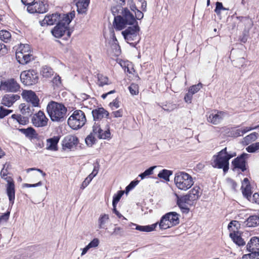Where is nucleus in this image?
Segmentation results:
<instances>
[{
  "label": "nucleus",
  "mask_w": 259,
  "mask_h": 259,
  "mask_svg": "<svg viewBox=\"0 0 259 259\" xmlns=\"http://www.w3.org/2000/svg\"><path fill=\"white\" fill-rule=\"evenodd\" d=\"M193 95L189 91L188 93L186 94L184 97L185 101L188 103H190L191 102V100L192 99Z\"/></svg>",
  "instance_id": "nucleus-64"
},
{
  "label": "nucleus",
  "mask_w": 259,
  "mask_h": 259,
  "mask_svg": "<svg viewBox=\"0 0 259 259\" xmlns=\"http://www.w3.org/2000/svg\"><path fill=\"white\" fill-rule=\"evenodd\" d=\"M87 121L85 114L80 110L74 111L68 119V125L73 130H77L83 126Z\"/></svg>",
  "instance_id": "nucleus-8"
},
{
  "label": "nucleus",
  "mask_w": 259,
  "mask_h": 259,
  "mask_svg": "<svg viewBox=\"0 0 259 259\" xmlns=\"http://www.w3.org/2000/svg\"><path fill=\"white\" fill-rule=\"evenodd\" d=\"M140 27L138 24L128 27L121 33L125 41L133 47H135L140 40Z\"/></svg>",
  "instance_id": "nucleus-5"
},
{
  "label": "nucleus",
  "mask_w": 259,
  "mask_h": 259,
  "mask_svg": "<svg viewBox=\"0 0 259 259\" xmlns=\"http://www.w3.org/2000/svg\"><path fill=\"white\" fill-rule=\"evenodd\" d=\"M124 10V8L119 6H116L112 7L111 11L114 17L119 15H121V12Z\"/></svg>",
  "instance_id": "nucleus-50"
},
{
  "label": "nucleus",
  "mask_w": 259,
  "mask_h": 259,
  "mask_svg": "<svg viewBox=\"0 0 259 259\" xmlns=\"http://www.w3.org/2000/svg\"><path fill=\"white\" fill-rule=\"evenodd\" d=\"M226 115L225 112L214 111L209 114L207 121L213 124H218L222 121Z\"/></svg>",
  "instance_id": "nucleus-18"
},
{
  "label": "nucleus",
  "mask_w": 259,
  "mask_h": 259,
  "mask_svg": "<svg viewBox=\"0 0 259 259\" xmlns=\"http://www.w3.org/2000/svg\"><path fill=\"white\" fill-rule=\"evenodd\" d=\"M27 9L30 13H44L48 11V5L40 1L33 2L27 7Z\"/></svg>",
  "instance_id": "nucleus-15"
},
{
  "label": "nucleus",
  "mask_w": 259,
  "mask_h": 259,
  "mask_svg": "<svg viewBox=\"0 0 259 259\" xmlns=\"http://www.w3.org/2000/svg\"><path fill=\"white\" fill-rule=\"evenodd\" d=\"M166 218L168 219L169 222L172 226L179 223V215L176 212H170L165 214Z\"/></svg>",
  "instance_id": "nucleus-31"
},
{
  "label": "nucleus",
  "mask_w": 259,
  "mask_h": 259,
  "mask_svg": "<svg viewBox=\"0 0 259 259\" xmlns=\"http://www.w3.org/2000/svg\"><path fill=\"white\" fill-rule=\"evenodd\" d=\"M237 19H238L239 21L243 23L245 25L248 26V27H251L252 26L253 23L251 19L248 17H237Z\"/></svg>",
  "instance_id": "nucleus-51"
},
{
  "label": "nucleus",
  "mask_w": 259,
  "mask_h": 259,
  "mask_svg": "<svg viewBox=\"0 0 259 259\" xmlns=\"http://www.w3.org/2000/svg\"><path fill=\"white\" fill-rule=\"evenodd\" d=\"M11 168L10 163L6 162L4 165L1 171L2 178L7 182L6 185L7 194L9 197L10 204L13 205L15 198V184L12 178L11 174L9 170Z\"/></svg>",
  "instance_id": "nucleus-3"
},
{
  "label": "nucleus",
  "mask_w": 259,
  "mask_h": 259,
  "mask_svg": "<svg viewBox=\"0 0 259 259\" xmlns=\"http://www.w3.org/2000/svg\"><path fill=\"white\" fill-rule=\"evenodd\" d=\"M245 65V59L244 58H240L237 60L234 61V65L236 67L240 68Z\"/></svg>",
  "instance_id": "nucleus-57"
},
{
  "label": "nucleus",
  "mask_w": 259,
  "mask_h": 259,
  "mask_svg": "<svg viewBox=\"0 0 259 259\" xmlns=\"http://www.w3.org/2000/svg\"><path fill=\"white\" fill-rule=\"evenodd\" d=\"M246 249L250 252H254L259 250V237H253L248 242Z\"/></svg>",
  "instance_id": "nucleus-23"
},
{
  "label": "nucleus",
  "mask_w": 259,
  "mask_h": 259,
  "mask_svg": "<svg viewBox=\"0 0 259 259\" xmlns=\"http://www.w3.org/2000/svg\"><path fill=\"white\" fill-rule=\"evenodd\" d=\"M177 203L183 212L188 213L189 211V207L194 204L192 201L186 195L179 196L177 195Z\"/></svg>",
  "instance_id": "nucleus-13"
},
{
  "label": "nucleus",
  "mask_w": 259,
  "mask_h": 259,
  "mask_svg": "<svg viewBox=\"0 0 259 259\" xmlns=\"http://www.w3.org/2000/svg\"><path fill=\"white\" fill-rule=\"evenodd\" d=\"M10 212L7 211L0 216V225L7 222L9 219Z\"/></svg>",
  "instance_id": "nucleus-56"
},
{
  "label": "nucleus",
  "mask_w": 259,
  "mask_h": 259,
  "mask_svg": "<svg viewBox=\"0 0 259 259\" xmlns=\"http://www.w3.org/2000/svg\"><path fill=\"white\" fill-rule=\"evenodd\" d=\"M156 166H153L149 167L148 169H146L144 172L139 175V177L141 178V179H144L147 176H149L153 174V170L156 168Z\"/></svg>",
  "instance_id": "nucleus-49"
},
{
  "label": "nucleus",
  "mask_w": 259,
  "mask_h": 259,
  "mask_svg": "<svg viewBox=\"0 0 259 259\" xmlns=\"http://www.w3.org/2000/svg\"><path fill=\"white\" fill-rule=\"evenodd\" d=\"M99 164H97L95 165H94V169L92 172L91 174H90L82 182L81 186L80 187L81 189H83L88 186V185L91 182L92 179L98 174L99 171Z\"/></svg>",
  "instance_id": "nucleus-24"
},
{
  "label": "nucleus",
  "mask_w": 259,
  "mask_h": 259,
  "mask_svg": "<svg viewBox=\"0 0 259 259\" xmlns=\"http://www.w3.org/2000/svg\"><path fill=\"white\" fill-rule=\"evenodd\" d=\"M172 175V171L167 169H163L158 174V177L166 181H169V177Z\"/></svg>",
  "instance_id": "nucleus-38"
},
{
  "label": "nucleus",
  "mask_w": 259,
  "mask_h": 259,
  "mask_svg": "<svg viewBox=\"0 0 259 259\" xmlns=\"http://www.w3.org/2000/svg\"><path fill=\"white\" fill-rule=\"evenodd\" d=\"M12 110L6 109L3 107H0V118H3L6 116L8 115Z\"/></svg>",
  "instance_id": "nucleus-59"
},
{
  "label": "nucleus",
  "mask_w": 259,
  "mask_h": 259,
  "mask_svg": "<svg viewBox=\"0 0 259 259\" xmlns=\"http://www.w3.org/2000/svg\"><path fill=\"white\" fill-rule=\"evenodd\" d=\"M20 97L17 94H6L3 97L2 103L7 107H11Z\"/></svg>",
  "instance_id": "nucleus-21"
},
{
  "label": "nucleus",
  "mask_w": 259,
  "mask_h": 259,
  "mask_svg": "<svg viewBox=\"0 0 259 259\" xmlns=\"http://www.w3.org/2000/svg\"><path fill=\"white\" fill-rule=\"evenodd\" d=\"M78 143V138L73 135H68L65 137L62 142V147L64 150L71 149L75 147Z\"/></svg>",
  "instance_id": "nucleus-17"
},
{
  "label": "nucleus",
  "mask_w": 259,
  "mask_h": 259,
  "mask_svg": "<svg viewBox=\"0 0 259 259\" xmlns=\"http://www.w3.org/2000/svg\"><path fill=\"white\" fill-rule=\"evenodd\" d=\"M49 119L45 115L44 112L39 110L37 113L34 114L31 119L33 125L37 127L46 126Z\"/></svg>",
  "instance_id": "nucleus-12"
},
{
  "label": "nucleus",
  "mask_w": 259,
  "mask_h": 259,
  "mask_svg": "<svg viewBox=\"0 0 259 259\" xmlns=\"http://www.w3.org/2000/svg\"><path fill=\"white\" fill-rule=\"evenodd\" d=\"M112 115H113L114 117H120L122 116L123 115V110L120 109L115 111H113L112 112Z\"/></svg>",
  "instance_id": "nucleus-62"
},
{
  "label": "nucleus",
  "mask_w": 259,
  "mask_h": 259,
  "mask_svg": "<svg viewBox=\"0 0 259 259\" xmlns=\"http://www.w3.org/2000/svg\"><path fill=\"white\" fill-rule=\"evenodd\" d=\"M174 181L177 187L184 191L188 190L194 184L192 176L183 171L177 173Z\"/></svg>",
  "instance_id": "nucleus-6"
},
{
  "label": "nucleus",
  "mask_w": 259,
  "mask_h": 259,
  "mask_svg": "<svg viewBox=\"0 0 259 259\" xmlns=\"http://www.w3.org/2000/svg\"><path fill=\"white\" fill-rule=\"evenodd\" d=\"M111 48L112 50L113 53L115 56H118L121 54L120 47L118 44L117 39L115 37V34H113L112 40L110 42Z\"/></svg>",
  "instance_id": "nucleus-28"
},
{
  "label": "nucleus",
  "mask_w": 259,
  "mask_h": 259,
  "mask_svg": "<svg viewBox=\"0 0 259 259\" xmlns=\"http://www.w3.org/2000/svg\"><path fill=\"white\" fill-rule=\"evenodd\" d=\"M52 34L57 38H60L64 35L65 33H67V35L70 36V33L68 30V27L61 25L58 23L57 25L51 31Z\"/></svg>",
  "instance_id": "nucleus-20"
},
{
  "label": "nucleus",
  "mask_w": 259,
  "mask_h": 259,
  "mask_svg": "<svg viewBox=\"0 0 259 259\" xmlns=\"http://www.w3.org/2000/svg\"><path fill=\"white\" fill-rule=\"evenodd\" d=\"M103 123V121L94 122L92 126V132L94 135L99 139H110L111 133L109 126L106 124L104 126Z\"/></svg>",
  "instance_id": "nucleus-9"
},
{
  "label": "nucleus",
  "mask_w": 259,
  "mask_h": 259,
  "mask_svg": "<svg viewBox=\"0 0 259 259\" xmlns=\"http://www.w3.org/2000/svg\"><path fill=\"white\" fill-rule=\"evenodd\" d=\"M11 37V35L9 31L5 30L0 31V39L2 41L7 42L10 40Z\"/></svg>",
  "instance_id": "nucleus-40"
},
{
  "label": "nucleus",
  "mask_w": 259,
  "mask_h": 259,
  "mask_svg": "<svg viewBox=\"0 0 259 259\" xmlns=\"http://www.w3.org/2000/svg\"><path fill=\"white\" fill-rule=\"evenodd\" d=\"M21 96L27 102L31 103L33 107H38L39 100L35 93L31 90L23 91Z\"/></svg>",
  "instance_id": "nucleus-14"
},
{
  "label": "nucleus",
  "mask_w": 259,
  "mask_h": 259,
  "mask_svg": "<svg viewBox=\"0 0 259 259\" xmlns=\"http://www.w3.org/2000/svg\"><path fill=\"white\" fill-rule=\"evenodd\" d=\"M12 118L16 120V121L21 124L25 125L28 122V119L20 114H13L12 115Z\"/></svg>",
  "instance_id": "nucleus-39"
},
{
  "label": "nucleus",
  "mask_w": 259,
  "mask_h": 259,
  "mask_svg": "<svg viewBox=\"0 0 259 259\" xmlns=\"http://www.w3.org/2000/svg\"><path fill=\"white\" fill-rule=\"evenodd\" d=\"M60 19V15L57 13L53 14L46 16L44 20L40 22L41 26L52 25L54 24L57 21Z\"/></svg>",
  "instance_id": "nucleus-22"
},
{
  "label": "nucleus",
  "mask_w": 259,
  "mask_h": 259,
  "mask_svg": "<svg viewBox=\"0 0 259 259\" xmlns=\"http://www.w3.org/2000/svg\"><path fill=\"white\" fill-rule=\"evenodd\" d=\"M99 240L98 238H94L88 244V245L90 246L91 248H92L97 247L99 245Z\"/></svg>",
  "instance_id": "nucleus-60"
},
{
  "label": "nucleus",
  "mask_w": 259,
  "mask_h": 259,
  "mask_svg": "<svg viewBox=\"0 0 259 259\" xmlns=\"http://www.w3.org/2000/svg\"><path fill=\"white\" fill-rule=\"evenodd\" d=\"M246 151L249 153H253L259 150V142H256L248 146Z\"/></svg>",
  "instance_id": "nucleus-48"
},
{
  "label": "nucleus",
  "mask_w": 259,
  "mask_h": 259,
  "mask_svg": "<svg viewBox=\"0 0 259 259\" xmlns=\"http://www.w3.org/2000/svg\"><path fill=\"white\" fill-rule=\"evenodd\" d=\"M248 156L247 154L243 153L240 156L234 159L232 161V164L234 168L240 169L242 171H244L246 169V160L245 159Z\"/></svg>",
  "instance_id": "nucleus-19"
},
{
  "label": "nucleus",
  "mask_w": 259,
  "mask_h": 259,
  "mask_svg": "<svg viewBox=\"0 0 259 259\" xmlns=\"http://www.w3.org/2000/svg\"><path fill=\"white\" fill-rule=\"evenodd\" d=\"M228 9L224 7L223 4L221 2L216 3V7L214 10V12L216 14L219 15L221 14V10H228Z\"/></svg>",
  "instance_id": "nucleus-55"
},
{
  "label": "nucleus",
  "mask_w": 259,
  "mask_h": 259,
  "mask_svg": "<svg viewBox=\"0 0 259 259\" xmlns=\"http://www.w3.org/2000/svg\"><path fill=\"white\" fill-rule=\"evenodd\" d=\"M109 220V216L107 214H103L100 216L98 220L99 228H104V226L107 221Z\"/></svg>",
  "instance_id": "nucleus-46"
},
{
  "label": "nucleus",
  "mask_w": 259,
  "mask_h": 259,
  "mask_svg": "<svg viewBox=\"0 0 259 259\" xmlns=\"http://www.w3.org/2000/svg\"><path fill=\"white\" fill-rule=\"evenodd\" d=\"M255 128L256 127H244L239 129L234 128L232 130L231 135L232 137H237L239 136H243L245 133Z\"/></svg>",
  "instance_id": "nucleus-29"
},
{
  "label": "nucleus",
  "mask_w": 259,
  "mask_h": 259,
  "mask_svg": "<svg viewBox=\"0 0 259 259\" xmlns=\"http://www.w3.org/2000/svg\"><path fill=\"white\" fill-rule=\"evenodd\" d=\"M158 224L159 228L161 230H165L172 227V225L169 222L168 219L166 218L165 215L161 218L160 221Z\"/></svg>",
  "instance_id": "nucleus-36"
},
{
  "label": "nucleus",
  "mask_w": 259,
  "mask_h": 259,
  "mask_svg": "<svg viewBox=\"0 0 259 259\" xmlns=\"http://www.w3.org/2000/svg\"><path fill=\"white\" fill-rule=\"evenodd\" d=\"M136 23L138 24L135 16L127 8H125L121 12V15L114 17L113 26L116 30H121L127 25H134Z\"/></svg>",
  "instance_id": "nucleus-4"
},
{
  "label": "nucleus",
  "mask_w": 259,
  "mask_h": 259,
  "mask_svg": "<svg viewBox=\"0 0 259 259\" xmlns=\"http://www.w3.org/2000/svg\"><path fill=\"white\" fill-rule=\"evenodd\" d=\"M139 182L138 180L133 181L131 182L130 184L126 187V193L127 194L130 190L133 189L136 185L138 184Z\"/></svg>",
  "instance_id": "nucleus-58"
},
{
  "label": "nucleus",
  "mask_w": 259,
  "mask_h": 259,
  "mask_svg": "<svg viewBox=\"0 0 259 259\" xmlns=\"http://www.w3.org/2000/svg\"><path fill=\"white\" fill-rule=\"evenodd\" d=\"M242 189V194L243 196L246 197L248 200L251 201V191L250 186H244Z\"/></svg>",
  "instance_id": "nucleus-43"
},
{
  "label": "nucleus",
  "mask_w": 259,
  "mask_h": 259,
  "mask_svg": "<svg viewBox=\"0 0 259 259\" xmlns=\"http://www.w3.org/2000/svg\"><path fill=\"white\" fill-rule=\"evenodd\" d=\"M128 89L133 95H136L139 93V86L136 83H132L128 87Z\"/></svg>",
  "instance_id": "nucleus-54"
},
{
  "label": "nucleus",
  "mask_w": 259,
  "mask_h": 259,
  "mask_svg": "<svg viewBox=\"0 0 259 259\" xmlns=\"http://www.w3.org/2000/svg\"><path fill=\"white\" fill-rule=\"evenodd\" d=\"M47 110L51 119L54 122H62L66 118L67 108L61 103L51 101L48 103Z\"/></svg>",
  "instance_id": "nucleus-1"
},
{
  "label": "nucleus",
  "mask_w": 259,
  "mask_h": 259,
  "mask_svg": "<svg viewBox=\"0 0 259 259\" xmlns=\"http://www.w3.org/2000/svg\"><path fill=\"white\" fill-rule=\"evenodd\" d=\"M16 58L21 64H26L33 59L30 47L28 44H20L16 52Z\"/></svg>",
  "instance_id": "nucleus-7"
},
{
  "label": "nucleus",
  "mask_w": 259,
  "mask_h": 259,
  "mask_svg": "<svg viewBox=\"0 0 259 259\" xmlns=\"http://www.w3.org/2000/svg\"><path fill=\"white\" fill-rule=\"evenodd\" d=\"M230 237L233 242L238 246H243L245 244V241L241 237L239 232L234 231L230 234Z\"/></svg>",
  "instance_id": "nucleus-30"
},
{
  "label": "nucleus",
  "mask_w": 259,
  "mask_h": 259,
  "mask_svg": "<svg viewBox=\"0 0 259 259\" xmlns=\"http://www.w3.org/2000/svg\"><path fill=\"white\" fill-rule=\"evenodd\" d=\"M200 189L199 187L195 186L186 194L194 204L200 197Z\"/></svg>",
  "instance_id": "nucleus-26"
},
{
  "label": "nucleus",
  "mask_w": 259,
  "mask_h": 259,
  "mask_svg": "<svg viewBox=\"0 0 259 259\" xmlns=\"http://www.w3.org/2000/svg\"><path fill=\"white\" fill-rule=\"evenodd\" d=\"M60 140V137L54 136L53 138L47 140L46 149L48 150H58L57 145Z\"/></svg>",
  "instance_id": "nucleus-25"
},
{
  "label": "nucleus",
  "mask_w": 259,
  "mask_h": 259,
  "mask_svg": "<svg viewBox=\"0 0 259 259\" xmlns=\"http://www.w3.org/2000/svg\"><path fill=\"white\" fill-rule=\"evenodd\" d=\"M110 106L112 109H114V108L117 109L119 107V102L117 99H115L110 103Z\"/></svg>",
  "instance_id": "nucleus-63"
},
{
  "label": "nucleus",
  "mask_w": 259,
  "mask_h": 259,
  "mask_svg": "<svg viewBox=\"0 0 259 259\" xmlns=\"http://www.w3.org/2000/svg\"><path fill=\"white\" fill-rule=\"evenodd\" d=\"M202 88V84L200 82L198 83L197 84L193 85L191 86L189 89V92L191 93L192 95L197 93L201 88Z\"/></svg>",
  "instance_id": "nucleus-53"
},
{
  "label": "nucleus",
  "mask_w": 259,
  "mask_h": 259,
  "mask_svg": "<svg viewBox=\"0 0 259 259\" xmlns=\"http://www.w3.org/2000/svg\"><path fill=\"white\" fill-rule=\"evenodd\" d=\"M258 135L256 132L252 133L251 134L247 135L243 139V142L246 144H248L254 141H255L258 138Z\"/></svg>",
  "instance_id": "nucleus-37"
},
{
  "label": "nucleus",
  "mask_w": 259,
  "mask_h": 259,
  "mask_svg": "<svg viewBox=\"0 0 259 259\" xmlns=\"http://www.w3.org/2000/svg\"><path fill=\"white\" fill-rule=\"evenodd\" d=\"M90 0H79L76 3L77 11L79 14L85 13L90 4Z\"/></svg>",
  "instance_id": "nucleus-27"
},
{
  "label": "nucleus",
  "mask_w": 259,
  "mask_h": 259,
  "mask_svg": "<svg viewBox=\"0 0 259 259\" xmlns=\"http://www.w3.org/2000/svg\"><path fill=\"white\" fill-rule=\"evenodd\" d=\"M33 105L30 106L25 104H21L19 106L21 113L27 116L31 115L33 113Z\"/></svg>",
  "instance_id": "nucleus-33"
},
{
  "label": "nucleus",
  "mask_w": 259,
  "mask_h": 259,
  "mask_svg": "<svg viewBox=\"0 0 259 259\" xmlns=\"http://www.w3.org/2000/svg\"><path fill=\"white\" fill-rule=\"evenodd\" d=\"M20 85L14 78L2 80L0 82V91L5 92L16 93L20 90Z\"/></svg>",
  "instance_id": "nucleus-11"
},
{
  "label": "nucleus",
  "mask_w": 259,
  "mask_h": 259,
  "mask_svg": "<svg viewBox=\"0 0 259 259\" xmlns=\"http://www.w3.org/2000/svg\"><path fill=\"white\" fill-rule=\"evenodd\" d=\"M130 8L132 10V11L134 12L135 13V19L136 18L137 19L141 20L143 18L144 14L143 12L138 10L137 9L136 6L135 5H131Z\"/></svg>",
  "instance_id": "nucleus-42"
},
{
  "label": "nucleus",
  "mask_w": 259,
  "mask_h": 259,
  "mask_svg": "<svg viewBox=\"0 0 259 259\" xmlns=\"http://www.w3.org/2000/svg\"><path fill=\"white\" fill-rule=\"evenodd\" d=\"M71 19L68 14L64 15L63 17L62 18V19L60 20L58 23L61 24V25H63L64 26L68 27L69 23L71 22Z\"/></svg>",
  "instance_id": "nucleus-47"
},
{
  "label": "nucleus",
  "mask_w": 259,
  "mask_h": 259,
  "mask_svg": "<svg viewBox=\"0 0 259 259\" xmlns=\"http://www.w3.org/2000/svg\"><path fill=\"white\" fill-rule=\"evenodd\" d=\"M19 130L22 134H24L26 137L30 139L36 138L37 135L35 130L31 127L27 128H20Z\"/></svg>",
  "instance_id": "nucleus-34"
},
{
  "label": "nucleus",
  "mask_w": 259,
  "mask_h": 259,
  "mask_svg": "<svg viewBox=\"0 0 259 259\" xmlns=\"http://www.w3.org/2000/svg\"><path fill=\"white\" fill-rule=\"evenodd\" d=\"M98 79L97 83L99 86L102 87L104 85L109 84L108 77L102 74H98Z\"/></svg>",
  "instance_id": "nucleus-45"
},
{
  "label": "nucleus",
  "mask_w": 259,
  "mask_h": 259,
  "mask_svg": "<svg viewBox=\"0 0 259 259\" xmlns=\"http://www.w3.org/2000/svg\"><path fill=\"white\" fill-rule=\"evenodd\" d=\"M124 191H119L118 193L115 194L113 196V201H112V205L113 206H115V205H116L118 202L121 197L124 194Z\"/></svg>",
  "instance_id": "nucleus-52"
},
{
  "label": "nucleus",
  "mask_w": 259,
  "mask_h": 259,
  "mask_svg": "<svg viewBox=\"0 0 259 259\" xmlns=\"http://www.w3.org/2000/svg\"><path fill=\"white\" fill-rule=\"evenodd\" d=\"M158 223L148 226H139L135 224H132V226H136V229L142 232H151L153 231L157 226Z\"/></svg>",
  "instance_id": "nucleus-32"
},
{
  "label": "nucleus",
  "mask_w": 259,
  "mask_h": 259,
  "mask_svg": "<svg viewBox=\"0 0 259 259\" xmlns=\"http://www.w3.org/2000/svg\"><path fill=\"white\" fill-rule=\"evenodd\" d=\"M22 83L25 85L36 84L38 81V75L34 70H28L22 71L20 74Z\"/></svg>",
  "instance_id": "nucleus-10"
},
{
  "label": "nucleus",
  "mask_w": 259,
  "mask_h": 259,
  "mask_svg": "<svg viewBox=\"0 0 259 259\" xmlns=\"http://www.w3.org/2000/svg\"><path fill=\"white\" fill-rule=\"evenodd\" d=\"M259 225V217L256 215L250 216L246 220V226L254 227Z\"/></svg>",
  "instance_id": "nucleus-35"
},
{
  "label": "nucleus",
  "mask_w": 259,
  "mask_h": 259,
  "mask_svg": "<svg viewBox=\"0 0 259 259\" xmlns=\"http://www.w3.org/2000/svg\"><path fill=\"white\" fill-rule=\"evenodd\" d=\"M96 136L94 135L93 132H92L89 135H88L85 138V143L89 146H92L94 144H95L96 141Z\"/></svg>",
  "instance_id": "nucleus-41"
},
{
  "label": "nucleus",
  "mask_w": 259,
  "mask_h": 259,
  "mask_svg": "<svg viewBox=\"0 0 259 259\" xmlns=\"http://www.w3.org/2000/svg\"><path fill=\"white\" fill-rule=\"evenodd\" d=\"M236 155L235 152L228 153L226 147L213 156L211 165L214 168H223L226 172L229 168V160Z\"/></svg>",
  "instance_id": "nucleus-2"
},
{
  "label": "nucleus",
  "mask_w": 259,
  "mask_h": 259,
  "mask_svg": "<svg viewBox=\"0 0 259 259\" xmlns=\"http://www.w3.org/2000/svg\"><path fill=\"white\" fill-rule=\"evenodd\" d=\"M41 73L43 77L48 78L53 74V71L50 67L45 66L42 68Z\"/></svg>",
  "instance_id": "nucleus-44"
},
{
  "label": "nucleus",
  "mask_w": 259,
  "mask_h": 259,
  "mask_svg": "<svg viewBox=\"0 0 259 259\" xmlns=\"http://www.w3.org/2000/svg\"><path fill=\"white\" fill-rule=\"evenodd\" d=\"M92 114L94 122H104L102 119L107 117L109 114V112L103 107H97L93 109Z\"/></svg>",
  "instance_id": "nucleus-16"
},
{
  "label": "nucleus",
  "mask_w": 259,
  "mask_h": 259,
  "mask_svg": "<svg viewBox=\"0 0 259 259\" xmlns=\"http://www.w3.org/2000/svg\"><path fill=\"white\" fill-rule=\"evenodd\" d=\"M8 53V49L4 44H0V56H3Z\"/></svg>",
  "instance_id": "nucleus-61"
}]
</instances>
